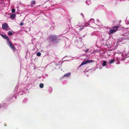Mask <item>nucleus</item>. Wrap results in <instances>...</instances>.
Listing matches in <instances>:
<instances>
[{"label": "nucleus", "mask_w": 129, "mask_h": 129, "mask_svg": "<svg viewBox=\"0 0 129 129\" xmlns=\"http://www.w3.org/2000/svg\"><path fill=\"white\" fill-rule=\"evenodd\" d=\"M51 39L52 41L55 43H57L58 42V40L59 39H57V37L56 36L54 35L51 36Z\"/></svg>", "instance_id": "1"}, {"label": "nucleus", "mask_w": 129, "mask_h": 129, "mask_svg": "<svg viewBox=\"0 0 129 129\" xmlns=\"http://www.w3.org/2000/svg\"><path fill=\"white\" fill-rule=\"evenodd\" d=\"M119 27V26H116L114 27L113 28H116V29H110L109 31V34H112L114 32H115L117 30H118V28Z\"/></svg>", "instance_id": "2"}, {"label": "nucleus", "mask_w": 129, "mask_h": 129, "mask_svg": "<svg viewBox=\"0 0 129 129\" xmlns=\"http://www.w3.org/2000/svg\"><path fill=\"white\" fill-rule=\"evenodd\" d=\"M7 44L14 51L16 50L15 47L13 45L12 42L10 41L7 42Z\"/></svg>", "instance_id": "3"}, {"label": "nucleus", "mask_w": 129, "mask_h": 129, "mask_svg": "<svg viewBox=\"0 0 129 129\" xmlns=\"http://www.w3.org/2000/svg\"><path fill=\"white\" fill-rule=\"evenodd\" d=\"M1 35L3 38H4V39L7 40V42L10 41H9V38L7 36L4 35L2 34H1Z\"/></svg>", "instance_id": "4"}, {"label": "nucleus", "mask_w": 129, "mask_h": 129, "mask_svg": "<svg viewBox=\"0 0 129 129\" xmlns=\"http://www.w3.org/2000/svg\"><path fill=\"white\" fill-rule=\"evenodd\" d=\"M8 27V25L7 23L3 24L2 25V28L3 29H7Z\"/></svg>", "instance_id": "5"}, {"label": "nucleus", "mask_w": 129, "mask_h": 129, "mask_svg": "<svg viewBox=\"0 0 129 129\" xmlns=\"http://www.w3.org/2000/svg\"><path fill=\"white\" fill-rule=\"evenodd\" d=\"M71 74V73L70 72L67 73L64 75V77H68Z\"/></svg>", "instance_id": "6"}, {"label": "nucleus", "mask_w": 129, "mask_h": 129, "mask_svg": "<svg viewBox=\"0 0 129 129\" xmlns=\"http://www.w3.org/2000/svg\"><path fill=\"white\" fill-rule=\"evenodd\" d=\"M87 63L86 60L85 61H83L81 63V64L79 66V67H80L81 66L83 65H84V64H86Z\"/></svg>", "instance_id": "7"}, {"label": "nucleus", "mask_w": 129, "mask_h": 129, "mask_svg": "<svg viewBox=\"0 0 129 129\" xmlns=\"http://www.w3.org/2000/svg\"><path fill=\"white\" fill-rule=\"evenodd\" d=\"M87 63H92L94 62V61L92 60H86Z\"/></svg>", "instance_id": "8"}, {"label": "nucleus", "mask_w": 129, "mask_h": 129, "mask_svg": "<svg viewBox=\"0 0 129 129\" xmlns=\"http://www.w3.org/2000/svg\"><path fill=\"white\" fill-rule=\"evenodd\" d=\"M107 65L106 62V61H104L103 63L102 64V65L103 66H105Z\"/></svg>", "instance_id": "9"}, {"label": "nucleus", "mask_w": 129, "mask_h": 129, "mask_svg": "<svg viewBox=\"0 0 129 129\" xmlns=\"http://www.w3.org/2000/svg\"><path fill=\"white\" fill-rule=\"evenodd\" d=\"M114 60H115V59H112L109 61V63L111 64V63L114 62Z\"/></svg>", "instance_id": "10"}, {"label": "nucleus", "mask_w": 129, "mask_h": 129, "mask_svg": "<svg viewBox=\"0 0 129 129\" xmlns=\"http://www.w3.org/2000/svg\"><path fill=\"white\" fill-rule=\"evenodd\" d=\"M15 16V15L14 14H13L11 15L10 16V17L11 18H14Z\"/></svg>", "instance_id": "11"}, {"label": "nucleus", "mask_w": 129, "mask_h": 129, "mask_svg": "<svg viewBox=\"0 0 129 129\" xmlns=\"http://www.w3.org/2000/svg\"><path fill=\"white\" fill-rule=\"evenodd\" d=\"M8 34L10 36H11L13 35V33L11 31H9L8 33Z\"/></svg>", "instance_id": "12"}, {"label": "nucleus", "mask_w": 129, "mask_h": 129, "mask_svg": "<svg viewBox=\"0 0 129 129\" xmlns=\"http://www.w3.org/2000/svg\"><path fill=\"white\" fill-rule=\"evenodd\" d=\"M39 86L41 88H43L44 87L43 84L42 83L40 84L39 85Z\"/></svg>", "instance_id": "13"}, {"label": "nucleus", "mask_w": 129, "mask_h": 129, "mask_svg": "<svg viewBox=\"0 0 129 129\" xmlns=\"http://www.w3.org/2000/svg\"><path fill=\"white\" fill-rule=\"evenodd\" d=\"M41 55V53L40 52H39L37 54V55L38 56H40Z\"/></svg>", "instance_id": "14"}, {"label": "nucleus", "mask_w": 129, "mask_h": 129, "mask_svg": "<svg viewBox=\"0 0 129 129\" xmlns=\"http://www.w3.org/2000/svg\"><path fill=\"white\" fill-rule=\"evenodd\" d=\"M35 3V1H33L31 2V4L32 5H34Z\"/></svg>", "instance_id": "15"}, {"label": "nucleus", "mask_w": 129, "mask_h": 129, "mask_svg": "<svg viewBox=\"0 0 129 129\" xmlns=\"http://www.w3.org/2000/svg\"><path fill=\"white\" fill-rule=\"evenodd\" d=\"M15 10L14 9H12V11L13 13H14L15 12Z\"/></svg>", "instance_id": "16"}, {"label": "nucleus", "mask_w": 129, "mask_h": 129, "mask_svg": "<svg viewBox=\"0 0 129 129\" xmlns=\"http://www.w3.org/2000/svg\"><path fill=\"white\" fill-rule=\"evenodd\" d=\"M23 25V23L22 22H21L20 23V25L22 26V25Z\"/></svg>", "instance_id": "17"}, {"label": "nucleus", "mask_w": 129, "mask_h": 129, "mask_svg": "<svg viewBox=\"0 0 129 129\" xmlns=\"http://www.w3.org/2000/svg\"><path fill=\"white\" fill-rule=\"evenodd\" d=\"M89 51V49H87L85 51L86 52Z\"/></svg>", "instance_id": "18"}, {"label": "nucleus", "mask_w": 129, "mask_h": 129, "mask_svg": "<svg viewBox=\"0 0 129 129\" xmlns=\"http://www.w3.org/2000/svg\"><path fill=\"white\" fill-rule=\"evenodd\" d=\"M83 28H80V30H81Z\"/></svg>", "instance_id": "19"}, {"label": "nucleus", "mask_w": 129, "mask_h": 129, "mask_svg": "<svg viewBox=\"0 0 129 129\" xmlns=\"http://www.w3.org/2000/svg\"><path fill=\"white\" fill-rule=\"evenodd\" d=\"M81 15H82V16H83V17H84V16H83V15H82V14H81Z\"/></svg>", "instance_id": "20"}]
</instances>
